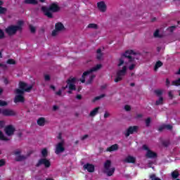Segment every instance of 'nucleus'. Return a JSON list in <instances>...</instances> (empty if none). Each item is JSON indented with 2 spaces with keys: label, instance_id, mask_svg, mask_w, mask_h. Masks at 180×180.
Masks as SVG:
<instances>
[{
  "label": "nucleus",
  "instance_id": "obj_1",
  "mask_svg": "<svg viewBox=\"0 0 180 180\" xmlns=\"http://www.w3.org/2000/svg\"><path fill=\"white\" fill-rule=\"evenodd\" d=\"M19 88L15 89V94H17L14 98V103H25V97L23 96L25 92H30L33 89V86L30 85L27 86V84L24 82H19Z\"/></svg>",
  "mask_w": 180,
  "mask_h": 180
},
{
  "label": "nucleus",
  "instance_id": "obj_2",
  "mask_svg": "<svg viewBox=\"0 0 180 180\" xmlns=\"http://www.w3.org/2000/svg\"><path fill=\"white\" fill-rule=\"evenodd\" d=\"M41 9L45 16H47L49 19H52L53 13L51 12L54 13H56V12H58L60 11V7L58 6V4L53 3L49 6V8L42 6Z\"/></svg>",
  "mask_w": 180,
  "mask_h": 180
},
{
  "label": "nucleus",
  "instance_id": "obj_3",
  "mask_svg": "<svg viewBox=\"0 0 180 180\" xmlns=\"http://www.w3.org/2000/svg\"><path fill=\"white\" fill-rule=\"evenodd\" d=\"M18 25H10L6 30V33L8 34V36H13V34H16V32L18 30H22V26L23 25V21L20 20L18 22Z\"/></svg>",
  "mask_w": 180,
  "mask_h": 180
},
{
  "label": "nucleus",
  "instance_id": "obj_4",
  "mask_svg": "<svg viewBox=\"0 0 180 180\" xmlns=\"http://www.w3.org/2000/svg\"><path fill=\"white\" fill-rule=\"evenodd\" d=\"M110 167H112V161L107 160L104 163L103 169V174H105L107 176H113V174H115V171H116V168Z\"/></svg>",
  "mask_w": 180,
  "mask_h": 180
},
{
  "label": "nucleus",
  "instance_id": "obj_5",
  "mask_svg": "<svg viewBox=\"0 0 180 180\" xmlns=\"http://www.w3.org/2000/svg\"><path fill=\"white\" fill-rule=\"evenodd\" d=\"M102 68L101 64H97L96 66L90 69L89 70H87L84 72L82 75V78L80 79V81L82 84H85V78L87 75H89L91 72H95V71H98V70H101Z\"/></svg>",
  "mask_w": 180,
  "mask_h": 180
},
{
  "label": "nucleus",
  "instance_id": "obj_6",
  "mask_svg": "<svg viewBox=\"0 0 180 180\" xmlns=\"http://www.w3.org/2000/svg\"><path fill=\"white\" fill-rule=\"evenodd\" d=\"M127 72V66L126 65L123 66L122 70H117V77L114 80L115 82H120V81H122V79H123V77L126 75Z\"/></svg>",
  "mask_w": 180,
  "mask_h": 180
},
{
  "label": "nucleus",
  "instance_id": "obj_7",
  "mask_svg": "<svg viewBox=\"0 0 180 180\" xmlns=\"http://www.w3.org/2000/svg\"><path fill=\"white\" fill-rule=\"evenodd\" d=\"M77 81V78L72 77L69 78L67 80V84L68 85V88L70 91H68V94H72V91H77V88L75 87V82Z\"/></svg>",
  "mask_w": 180,
  "mask_h": 180
},
{
  "label": "nucleus",
  "instance_id": "obj_8",
  "mask_svg": "<svg viewBox=\"0 0 180 180\" xmlns=\"http://www.w3.org/2000/svg\"><path fill=\"white\" fill-rule=\"evenodd\" d=\"M143 150H145L146 152V158H157L158 155L157 153L150 150V148L147 145H143Z\"/></svg>",
  "mask_w": 180,
  "mask_h": 180
},
{
  "label": "nucleus",
  "instance_id": "obj_9",
  "mask_svg": "<svg viewBox=\"0 0 180 180\" xmlns=\"http://www.w3.org/2000/svg\"><path fill=\"white\" fill-rule=\"evenodd\" d=\"M44 165L45 168H50L51 167V162L47 158H41L38 160L37 163L36 164L35 167L39 168V167Z\"/></svg>",
  "mask_w": 180,
  "mask_h": 180
},
{
  "label": "nucleus",
  "instance_id": "obj_10",
  "mask_svg": "<svg viewBox=\"0 0 180 180\" xmlns=\"http://www.w3.org/2000/svg\"><path fill=\"white\" fill-rule=\"evenodd\" d=\"M64 144H65V141L62 140L60 142H58L55 148V153L58 155V154H61V153H64L65 151V148L64 147Z\"/></svg>",
  "mask_w": 180,
  "mask_h": 180
},
{
  "label": "nucleus",
  "instance_id": "obj_11",
  "mask_svg": "<svg viewBox=\"0 0 180 180\" xmlns=\"http://www.w3.org/2000/svg\"><path fill=\"white\" fill-rule=\"evenodd\" d=\"M137 130H139L138 126H131L127 129V132L125 133V136L129 137L130 134H133L134 133H137Z\"/></svg>",
  "mask_w": 180,
  "mask_h": 180
},
{
  "label": "nucleus",
  "instance_id": "obj_12",
  "mask_svg": "<svg viewBox=\"0 0 180 180\" xmlns=\"http://www.w3.org/2000/svg\"><path fill=\"white\" fill-rule=\"evenodd\" d=\"M127 54H134V51L133 50H127L124 53H122V57H125V58L129 59V63L134 62V58L131 57V56H127Z\"/></svg>",
  "mask_w": 180,
  "mask_h": 180
},
{
  "label": "nucleus",
  "instance_id": "obj_13",
  "mask_svg": "<svg viewBox=\"0 0 180 180\" xmlns=\"http://www.w3.org/2000/svg\"><path fill=\"white\" fill-rule=\"evenodd\" d=\"M2 113L3 116H15L16 112L12 110L4 109L1 110L0 109V115Z\"/></svg>",
  "mask_w": 180,
  "mask_h": 180
},
{
  "label": "nucleus",
  "instance_id": "obj_14",
  "mask_svg": "<svg viewBox=\"0 0 180 180\" xmlns=\"http://www.w3.org/2000/svg\"><path fill=\"white\" fill-rule=\"evenodd\" d=\"M15 127L13 125H8L4 129V131L7 136H12L15 133Z\"/></svg>",
  "mask_w": 180,
  "mask_h": 180
},
{
  "label": "nucleus",
  "instance_id": "obj_15",
  "mask_svg": "<svg viewBox=\"0 0 180 180\" xmlns=\"http://www.w3.org/2000/svg\"><path fill=\"white\" fill-rule=\"evenodd\" d=\"M97 8L100 11V12H102L103 13H104V12H106L107 6L106 4L103 1L97 3Z\"/></svg>",
  "mask_w": 180,
  "mask_h": 180
},
{
  "label": "nucleus",
  "instance_id": "obj_16",
  "mask_svg": "<svg viewBox=\"0 0 180 180\" xmlns=\"http://www.w3.org/2000/svg\"><path fill=\"white\" fill-rule=\"evenodd\" d=\"M83 168L88 171V172H95V166L94 165L86 163L84 165Z\"/></svg>",
  "mask_w": 180,
  "mask_h": 180
},
{
  "label": "nucleus",
  "instance_id": "obj_17",
  "mask_svg": "<svg viewBox=\"0 0 180 180\" xmlns=\"http://www.w3.org/2000/svg\"><path fill=\"white\" fill-rule=\"evenodd\" d=\"M124 162H127V164H136V158L128 155L124 160Z\"/></svg>",
  "mask_w": 180,
  "mask_h": 180
},
{
  "label": "nucleus",
  "instance_id": "obj_18",
  "mask_svg": "<svg viewBox=\"0 0 180 180\" xmlns=\"http://www.w3.org/2000/svg\"><path fill=\"white\" fill-rule=\"evenodd\" d=\"M117 150H119V145L115 143L107 148L106 151H108L109 153H112V151H117Z\"/></svg>",
  "mask_w": 180,
  "mask_h": 180
},
{
  "label": "nucleus",
  "instance_id": "obj_19",
  "mask_svg": "<svg viewBox=\"0 0 180 180\" xmlns=\"http://www.w3.org/2000/svg\"><path fill=\"white\" fill-rule=\"evenodd\" d=\"M2 5H4V1L0 0V15H5L8 12V8L2 7Z\"/></svg>",
  "mask_w": 180,
  "mask_h": 180
},
{
  "label": "nucleus",
  "instance_id": "obj_20",
  "mask_svg": "<svg viewBox=\"0 0 180 180\" xmlns=\"http://www.w3.org/2000/svg\"><path fill=\"white\" fill-rule=\"evenodd\" d=\"M99 109H101V107H97L94 108L93 110H91L89 113V116L91 117H94V116H96L98 113L99 112Z\"/></svg>",
  "mask_w": 180,
  "mask_h": 180
},
{
  "label": "nucleus",
  "instance_id": "obj_21",
  "mask_svg": "<svg viewBox=\"0 0 180 180\" xmlns=\"http://www.w3.org/2000/svg\"><path fill=\"white\" fill-rule=\"evenodd\" d=\"M37 125L43 127L44 124H46V119L44 117H40L37 121Z\"/></svg>",
  "mask_w": 180,
  "mask_h": 180
},
{
  "label": "nucleus",
  "instance_id": "obj_22",
  "mask_svg": "<svg viewBox=\"0 0 180 180\" xmlns=\"http://www.w3.org/2000/svg\"><path fill=\"white\" fill-rule=\"evenodd\" d=\"M55 29L56 30H58V32H60L64 29V25H63L61 22H58L55 25Z\"/></svg>",
  "mask_w": 180,
  "mask_h": 180
},
{
  "label": "nucleus",
  "instance_id": "obj_23",
  "mask_svg": "<svg viewBox=\"0 0 180 180\" xmlns=\"http://www.w3.org/2000/svg\"><path fill=\"white\" fill-rule=\"evenodd\" d=\"M24 4L27 5H37L38 1L37 0H25Z\"/></svg>",
  "mask_w": 180,
  "mask_h": 180
},
{
  "label": "nucleus",
  "instance_id": "obj_24",
  "mask_svg": "<svg viewBox=\"0 0 180 180\" xmlns=\"http://www.w3.org/2000/svg\"><path fill=\"white\" fill-rule=\"evenodd\" d=\"M162 65H163V63L161 62V60L157 61L154 67V70L158 71V69L160 68V67H162Z\"/></svg>",
  "mask_w": 180,
  "mask_h": 180
},
{
  "label": "nucleus",
  "instance_id": "obj_25",
  "mask_svg": "<svg viewBox=\"0 0 180 180\" xmlns=\"http://www.w3.org/2000/svg\"><path fill=\"white\" fill-rule=\"evenodd\" d=\"M0 140L3 141H9V139L6 138V136L4 135V133L2 132V131H0Z\"/></svg>",
  "mask_w": 180,
  "mask_h": 180
},
{
  "label": "nucleus",
  "instance_id": "obj_26",
  "mask_svg": "<svg viewBox=\"0 0 180 180\" xmlns=\"http://www.w3.org/2000/svg\"><path fill=\"white\" fill-rule=\"evenodd\" d=\"M87 27L89 29H94L95 30H98V25L95 23H90L88 25Z\"/></svg>",
  "mask_w": 180,
  "mask_h": 180
},
{
  "label": "nucleus",
  "instance_id": "obj_27",
  "mask_svg": "<svg viewBox=\"0 0 180 180\" xmlns=\"http://www.w3.org/2000/svg\"><path fill=\"white\" fill-rule=\"evenodd\" d=\"M164 103V98L162 96H160L158 101L155 102L156 106H158L160 105H162Z\"/></svg>",
  "mask_w": 180,
  "mask_h": 180
},
{
  "label": "nucleus",
  "instance_id": "obj_28",
  "mask_svg": "<svg viewBox=\"0 0 180 180\" xmlns=\"http://www.w3.org/2000/svg\"><path fill=\"white\" fill-rule=\"evenodd\" d=\"M172 85L174 86H180V78L178 79L174 80L172 82Z\"/></svg>",
  "mask_w": 180,
  "mask_h": 180
},
{
  "label": "nucleus",
  "instance_id": "obj_29",
  "mask_svg": "<svg viewBox=\"0 0 180 180\" xmlns=\"http://www.w3.org/2000/svg\"><path fill=\"white\" fill-rule=\"evenodd\" d=\"M102 98H105V94H101L98 96H96L93 100H92V102L93 103H95V102L96 101H99L100 99H102Z\"/></svg>",
  "mask_w": 180,
  "mask_h": 180
},
{
  "label": "nucleus",
  "instance_id": "obj_30",
  "mask_svg": "<svg viewBox=\"0 0 180 180\" xmlns=\"http://www.w3.org/2000/svg\"><path fill=\"white\" fill-rule=\"evenodd\" d=\"M178 176H179V172H178L176 171H174L172 172V178L173 179H176V178H178Z\"/></svg>",
  "mask_w": 180,
  "mask_h": 180
},
{
  "label": "nucleus",
  "instance_id": "obj_31",
  "mask_svg": "<svg viewBox=\"0 0 180 180\" xmlns=\"http://www.w3.org/2000/svg\"><path fill=\"white\" fill-rule=\"evenodd\" d=\"M23 160H26V156L25 155H18L15 158V161H23Z\"/></svg>",
  "mask_w": 180,
  "mask_h": 180
},
{
  "label": "nucleus",
  "instance_id": "obj_32",
  "mask_svg": "<svg viewBox=\"0 0 180 180\" xmlns=\"http://www.w3.org/2000/svg\"><path fill=\"white\" fill-rule=\"evenodd\" d=\"M41 155H42V157H44V158H46V157H47V155H49V152L47 151L46 148H44L41 150Z\"/></svg>",
  "mask_w": 180,
  "mask_h": 180
},
{
  "label": "nucleus",
  "instance_id": "obj_33",
  "mask_svg": "<svg viewBox=\"0 0 180 180\" xmlns=\"http://www.w3.org/2000/svg\"><path fill=\"white\" fill-rule=\"evenodd\" d=\"M154 37H158L159 39H161L162 37V35L160 34V30H156L155 32L153 34Z\"/></svg>",
  "mask_w": 180,
  "mask_h": 180
},
{
  "label": "nucleus",
  "instance_id": "obj_34",
  "mask_svg": "<svg viewBox=\"0 0 180 180\" xmlns=\"http://www.w3.org/2000/svg\"><path fill=\"white\" fill-rule=\"evenodd\" d=\"M146 127H150V124H151V117H148L145 120Z\"/></svg>",
  "mask_w": 180,
  "mask_h": 180
},
{
  "label": "nucleus",
  "instance_id": "obj_35",
  "mask_svg": "<svg viewBox=\"0 0 180 180\" xmlns=\"http://www.w3.org/2000/svg\"><path fill=\"white\" fill-rule=\"evenodd\" d=\"M123 56L122 55V58L119 59V63L117 67H122L123 64H124V60H123Z\"/></svg>",
  "mask_w": 180,
  "mask_h": 180
},
{
  "label": "nucleus",
  "instance_id": "obj_36",
  "mask_svg": "<svg viewBox=\"0 0 180 180\" xmlns=\"http://www.w3.org/2000/svg\"><path fill=\"white\" fill-rule=\"evenodd\" d=\"M6 63L7 64H10V65H15L16 64V61L13 59H8Z\"/></svg>",
  "mask_w": 180,
  "mask_h": 180
},
{
  "label": "nucleus",
  "instance_id": "obj_37",
  "mask_svg": "<svg viewBox=\"0 0 180 180\" xmlns=\"http://www.w3.org/2000/svg\"><path fill=\"white\" fill-rule=\"evenodd\" d=\"M175 29H176V26L174 25V26H171L167 28L168 32H169L170 33H172L174 32V30H175Z\"/></svg>",
  "mask_w": 180,
  "mask_h": 180
},
{
  "label": "nucleus",
  "instance_id": "obj_38",
  "mask_svg": "<svg viewBox=\"0 0 180 180\" xmlns=\"http://www.w3.org/2000/svg\"><path fill=\"white\" fill-rule=\"evenodd\" d=\"M155 94L157 95V96H161V95H162V90H155Z\"/></svg>",
  "mask_w": 180,
  "mask_h": 180
},
{
  "label": "nucleus",
  "instance_id": "obj_39",
  "mask_svg": "<svg viewBox=\"0 0 180 180\" xmlns=\"http://www.w3.org/2000/svg\"><path fill=\"white\" fill-rule=\"evenodd\" d=\"M150 179L151 180H161V179L157 177V176H155V174H151V175L150 176Z\"/></svg>",
  "mask_w": 180,
  "mask_h": 180
},
{
  "label": "nucleus",
  "instance_id": "obj_40",
  "mask_svg": "<svg viewBox=\"0 0 180 180\" xmlns=\"http://www.w3.org/2000/svg\"><path fill=\"white\" fill-rule=\"evenodd\" d=\"M95 78V75H92L90 76L89 80L87 81L88 84H91L92 81H94V79Z\"/></svg>",
  "mask_w": 180,
  "mask_h": 180
},
{
  "label": "nucleus",
  "instance_id": "obj_41",
  "mask_svg": "<svg viewBox=\"0 0 180 180\" xmlns=\"http://www.w3.org/2000/svg\"><path fill=\"white\" fill-rule=\"evenodd\" d=\"M162 144L164 147H168L169 146V141H162Z\"/></svg>",
  "mask_w": 180,
  "mask_h": 180
},
{
  "label": "nucleus",
  "instance_id": "obj_42",
  "mask_svg": "<svg viewBox=\"0 0 180 180\" xmlns=\"http://www.w3.org/2000/svg\"><path fill=\"white\" fill-rule=\"evenodd\" d=\"M0 68H1L4 71H6V70H8V66L5 64L0 63Z\"/></svg>",
  "mask_w": 180,
  "mask_h": 180
},
{
  "label": "nucleus",
  "instance_id": "obj_43",
  "mask_svg": "<svg viewBox=\"0 0 180 180\" xmlns=\"http://www.w3.org/2000/svg\"><path fill=\"white\" fill-rule=\"evenodd\" d=\"M8 103L5 101L0 100V106H7Z\"/></svg>",
  "mask_w": 180,
  "mask_h": 180
},
{
  "label": "nucleus",
  "instance_id": "obj_44",
  "mask_svg": "<svg viewBox=\"0 0 180 180\" xmlns=\"http://www.w3.org/2000/svg\"><path fill=\"white\" fill-rule=\"evenodd\" d=\"M0 39H5V32L0 29Z\"/></svg>",
  "mask_w": 180,
  "mask_h": 180
},
{
  "label": "nucleus",
  "instance_id": "obj_45",
  "mask_svg": "<svg viewBox=\"0 0 180 180\" xmlns=\"http://www.w3.org/2000/svg\"><path fill=\"white\" fill-rule=\"evenodd\" d=\"M30 30L31 33H36V27L32 25H30Z\"/></svg>",
  "mask_w": 180,
  "mask_h": 180
},
{
  "label": "nucleus",
  "instance_id": "obj_46",
  "mask_svg": "<svg viewBox=\"0 0 180 180\" xmlns=\"http://www.w3.org/2000/svg\"><path fill=\"white\" fill-rule=\"evenodd\" d=\"M165 129L167 130H172V125L171 124H165Z\"/></svg>",
  "mask_w": 180,
  "mask_h": 180
},
{
  "label": "nucleus",
  "instance_id": "obj_47",
  "mask_svg": "<svg viewBox=\"0 0 180 180\" xmlns=\"http://www.w3.org/2000/svg\"><path fill=\"white\" fill-rule=\"evenodd\" d=\"M170 85H171V82L169 81V79L167 78L166 79V86L167 88H169Z\"/></svg>",
  "mask_w": 180,
  "mask_h": 180
},
{
  "label": "nucleus",
  "instance_id": "obj_48",
  "mask_svg": "<svg viewBox=\"0 0 180 180\" xmlns=\"http://www.w3.org/2000/svg\"><path fill=\"white\" fill-rule=\"evenodd\" d=\"M124 109H125V110H127V112H129V111L131 110V107H130V105H126L124 106Z\"/></svg>",
  "mask_w": 180,
  "mask_h": 180
},
{
  "label": "nucleus",
  "instance_id": "obj_49",
  "mask_svg": "<svg viewBox=\"0 0 180 180\" xmlns=\"http://www.w3.org/2000/svg\"><path fill=\"white\" fill-rule=\"evenodd\" d=\"M44 79L45 81H50V79H51V77L49 75H44Z\"/></svg>",
  "mask_w": 180,
  "mask_h": 180
},
{
  "label": "nucleus",
  "instance_id": "obj_50",
  "mask_svg": "<svg viewBox=\"0 0 180 180\" xmlns=\"http://www.w3.org/2000/svg\"><path fill=\"white\" fill-rule=\"evenodd\" d=\"M168 96H169V98H170V99H173L174 98V94H172V91H169L168 92Z\"/></svg>",
  "mask_w": 180,
  "mask_h": 180
},
{
  "label": "nucleus",
  "instance_id": "obj_51",
  "mask_svg": "<svg viewBox=\"0 0 180 180\" xmlns=\"http://www.w3.org/2000/svg\"><path fill=\"white\" fill-rule=\"evenodd\" d=\"M5 127V121H0V129H4Z\"/></svg>",
  "mask_w": 180,
  "mask_h": 180
},
{
  "label": "nucleus",
  "instance_id": "obj_52",
  "mask_svg": "<svg viewBox=\"0 0 180 180\" xmlns=\"http://www.w3.org/2000/svg\"><path fill=\"white\" fill-rule=\"evenodd\" d=\"M5 164H6L5 160L1 159L0 160V167H4V165H5Z\"/></svg>",
  "mask_w": 180,
  "mask_h": 180
},
{
  "label": "nucleus",
  "instance_id": "obj_53",
  "mask_svg": "<svg viewBox=\"0 0 180 180\" xmlns=\"http://www.w3.org/2000/svg\"><path fill=\"white\" fill-rule=\"evenodd\" d=\"M103 56V54H102V53H97V56H96L97 60H101Z\"/></svg>",
  "mask_w": 180,
  "mask_h": 180
},
{
  "label": "nucleus",
  "instance_id": "obj_54",
  "mask_svg": "<svg viewBox=\"0 0 180 180\" xmlns=\"http://www.w3.org/2000/svg\"><path fill=\"white\" fill-rule=\"evenodd\" d=\"M136 68V64H131V65H129V70L130 71H132V70H133L134 68Z\"/></svg>",
  "mask_w": 180,
  "mask_h": 180
},
{
  "label": "nucleus",
  "instance_id": "obj_55",
  "mask_svg": "<svg viewBox=\"0 0 180 180\" xmlns=\"http://www.w3.org/2000/svg\"><path fill=\"white\" fill-rule=\"evenodd\" d=\"M165 124H163L158 128V131H162V130H165Z\"/></svg>",
  "mask_w": 180,
  "mask_h": 180
},
{
  "label": "nucleus",
  "instance_id": "obj_56",
  "mask_svg": "<svg viewBox=\"0 0 180 180\" xmlns=\"http://www.w3.org/2000/svg\"><path fill=\"white\" fill-rule=\"evenodd\" d=\"M57 139H58V140H60V141H61L62 140H64V139H63V135H62L61 133H59V134H58V136H57Z\"/></svg>",
  "mask_w": 180,
  "mask_h": 180
},
{
  "label": "nucleus",
  "instance_id": "obj_57",
  "mask_svg": "<svg viewBox=\"0 0 180 180\" xmlns=\"http://www.w3.org/2000/svg\"><path fill=\"white\" fill-rule=\"evenodd\" d=\"M57 33H58V30H54L52 32V36H57Z\"/></svg>",
  "mask_w": 180,
  "mask_h": 180
},
{
  "label": "nucleus",
  "instance_id": "obj_58",
  "mask_svg": "<svg viewBox=\"0 0 180 180\" xmlns=\"http://www.w3.org/2000/svg\"><path fill=\"white\" fill-rule=\"evenodd\" d=\"M88 137H89V135H88V134H85V135H84V136L81 138V140H82V141H84V140H85L86 139H88Z\"/></svg>",
  "mask_w": 180,
  "mask_h": 180
},
{
  "label": "nucleus",
  "instance_id": "obj_59",
  "mask_svg": "<svg viewBox=\"0 0 180 180\" xmlns=\"http://www.w3.org/2000/svg\"><path fill=\"white\" fill-rule=\"evenodd\" d=\"M109 116H110V114H109L108 112H105L104 114V118L107 119V117H109Z\"/></svg>",
  "mask_w": 180,
  "mask_h": 180
},
{
  "label": "nucleus",
  "instance_id": "obj_60",
  "mask_svg": "<svg viewBox=\"0 0 180 180\" xmlns=\"http://www.w3.org/2000/svg\"><path fill=\"white\" fill-rule=\"evenodd\" d=\"M61 94H63V91L61 90H59L56 93V95H58V96H61Z\"/></svg>",
  "mask_w": 180,
  "mask_h": 180
},
{
  "label": "nucleus",
  "instance_id": "obj_61",
  "mask_svg": "<svg viewBox=\"0 0 180 180\" xmlns=\"http://www.w3.org/2000/svg\"><path fill=\"white\" fill-rule=\"evenodd\" d=\"M4 82L6 85H8V84H9V80H8V78H4Z\"/></svg>",
  "mask_w": 180,
  "mask_h": 180
},
{
  "label": "nucleus",
  "instance_id": "obj_62",
  "mask_svg": "<svg viewBox=\"0 0 180 180\" xmlns=\"http://www.w3.org/2000/svg\"><path fill=\"white\" fill-rule=\"evenodd\" d=\"M76 98L79 100L81 101L82 99V96L81 94L77 95Z\"/></svg>",
  "mask_w": 180,
  "mask_h": 180
},
{
  "label": "nucleus",
  "instance_id": "obj_63",
  "mask_svg": "<svg viewBox=\"0 0 180 180\" xmlns=\"http://www.w3.org/2000/svg\"><path fill=\"white\" fill-rule=\"evenodd\" d=\"M17 136L18 137H19V139H20L22 138V136H23V134L21 131H20L17 134Z\"/></svg>",
  "mask_w": 180,
  "mask_h": 180
},
{
  "label": "nucleus",
  "instance_id": "obj_64",
  "mask_svg": "<svg viewBox=\"0 0 180 180\" xmlns=\"http://www.w3.org/2000/svg\"><path fill=\"white\" fill-rule=\"evenodd\" d=\"M108 88V84H103L101 86V89H106Z\"/></svg>",
  "mask_w": 180,
  "mask_h": 180
}]
</instances>
